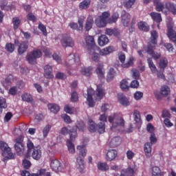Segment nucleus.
Wrapping results in <instances>:
<instances>
[{
  "label": "nucleus",
  "instance_id": "f257e3e1",
  "mask_svg": "<svg viewBox=\"0 0 176 176\" xmlns=\"http://www.w3.org/2000/svg\"><path fill=\"white\" fill-rule=\"evenodd\" d=\"M109 122L111 124V130L112 131H116V130H120V127H124V120L118 113L109 116Z\"/></svg>",
  "mask_w": 176,
  "mask_h": 176
},
{
  "label": "nucleus",
  "instance_id": "f03ea898",
  "mask_svg": "<svg viewBox=\"0 0 176 176\" xmlns=\"http://www.w3.org/2000/svg\"><path fill=\"white\" fill-rule=\"evenodd\" d=\"M67 62L66 63V67L68 70L69 75H72L71 74V70L76 69L78 65L80 64V58L78 54H70L67 58Z\"/></svg>",
  "mask_w": 176,
  "mask_h": 176
},
{
  "label": "nucleus",
  "instance_id": "7ed1b4c3",
  "mask_svg": "<svg viewBox=\"0 0 176 176\" xmlns=\"http://www.w3.org/2000/svg\"><path fill=\"white\" fill-rule=\"evenodd\" d=\"M0 149L1 155L3 156V162L6 163L8 160L16 159V153H12V148L5 142H0Z\"/></svg>",
  "mask_w": 176,
  "mask_h": 176
},
{
  "label": "nucleus",
  "instance_id": "20e7f679",
  "mask_svg": "<svg viewBox=\"0 0 176 176\" xmlns=\"http://www.w3.org/2000/svg\"><path fill=\"white\" fill-rule=\"evenodd\" d=\"M77 149L79 151V155L76 159V163L79 166L80 173H83L85 170V157L87 154V150L84 146H78Z\"/></svg>",
  "mask_w": 176,
  "mask_h": 176
},
{
  "label": "nucleus",
  "instance_id": "39448f33",
  "mask_svg": "<svg viewBox=\"0 0 176 176\" xmlns=\"http://www.w3.org/2000/svg\"><path fill=\"white\" fill-rule=\"evenodd\" d=\"M14 148L19 156H23L24 155V151L25 146L24 144V138L23 136H19L14 140Z\"/></svg>",
  "mask_w": 176,
  "mask_h": 176
},
{
  "label": "nucleus",
  "instance_id": "423d86ee",
  "mask_svg": "<svg viewBox=\"0 0 176 176\" xmlns=\"http://www.w3.org/2000/svg\"><path fill=\"white\" fill-rule=\"evenodd\" d=\"M42 57V51L40 50H33L26 55V60L29 64L34 65L36 64V58H41Z\"/></svg>",
  "mask_w": 176,
  "mask_h": 176
},
{
  "label": "nucleus",
  "instance_id": "0eeeda50",
  "mask_svg": "<svg viewBox=\"0 0 176 176\" xmlns=\"http://www.w3.org/2000/svg\"><path fill=\"white\" fill-rule=\"evenodd\" d=\"M111 14L108 12H104L101 16H99L95 21L96 25L99 28H104L107 25V20L109 19Z\"/></svg>",
  "mask_w": 176,
  "mask_h": 176
},
{
  "label": "nucleus",
  "instance_id": "6e6552de",
  "mask_svg": "<svg viewBox=\"0 0 176 176\" xmlns=\"http://www.w3.org/2000/svg\"><path fill=\"white\" fill-rule=\"evenodd\" d=\"M60 134L63 135H69V138L71 141H74L76 137H78V131L75 129V127L71 129V126H67V127H63L60 130Z\"/></svg>",
  "mask_w": 176,
  "mask_h": 176
},
{
  "label": "nucleus",
  "instance_id": "1a4fd4ad",
  "mask_svg": "<svg viewBox=\"0 0 176 176\" xmlns=\"http://www.w3.org/2000/svg\"><path fill=\"white\" fill-rule=\"evenodd\" d=\"M14 45L17 46V52L19 56H22L24 53H26L30 47V43L28 41H21L20 42L19 40H14Z\"/></svg>",
  "mask_w": 176,
  "mask_h": 176
},
{
  "label": "nucleus",
  "instance_id": "9d476101",
  "mask_svg": "<svg viewBox=\"0 0 176 176\" xmlns=\"http://www.w3.org/2000/svg\"><path fill=\"white\" fill-rule=\"evenodd\" d=\"M118 60L122 63L121 67L122 68H130L134 64V58L133 57L129 58L126 63H124V61H126V55L124 53L118 54Z\"/></svg>",
  "mask_w": 176,
  "mask_h": 176
},
{
  "label": "nucleus",
  "instance_id": "9b49d317",
  "mask_svg": "<svg viewBox=\"0 0 176 176\" xmlns=\"http://www.w3.org/2000/svg\"><path fill=\"white\" fill-rule=\"evenodd\" d=\"M156 45H150L146 47V53L151 56L154 60H159L162 57L160 52H155Z\"/></svg>",
  "mask_w": 176,
  "mask_h": 176
},
{
  "label": "nucleus",
  "instance_id": "f8f14e48",
  "mask_svg": "<svg viewBox=\"0 0 176 176\" xmlns=\"http://www.w3.org/2000/svg\"><path fill=\"white\" fill-rule=\"evenodd\" d=\"M61 45L63 47H74L75 43L69 36L65 34L61 39Z\"/></svg>",
  "mask_w": 176,
  "mask_h": 176
},
{
  "label": "nucleus",
  "instance_id": "ddd939ff",
  "mask_svg": "<svg viewBox=\"0 0 176 176\" xmlns=\"http://www.w3.org/2000/svg\"><path fill=\"white\" fill-rule=\"evenodd\" d=\"M85 42L89 52H91V50L94 52V50L97 47L96 45V41H94V37L93 36H87L85 38Z\"/></svg>",
  "mask_w": 176,
  "mask_h": 176
},
{
  "label": "nucleus",
  "instance_id": "4468645a",
  "mask_svg": "<svg viewBox=\"0 0 176 176\" xmlns=\"http://www.w3.org/2000/svg\"><path fill=\"white\" fill-rule=\"evenodd\" d=\"M154 6L157 12H162V13H167V8H166V3L162 2L161 0H153Z\"/></svg>",
  "mask_w": 176,
  "mask_h": 176
},
{
  "label": "nucleus",
  "instance_id": "2eb2a0df",
  "mask_svg": "<svg viewBox=\"0 0 176 176\" xmlns=\"http://www.w3.org/2000/svg\"><path fill=\"white\" fill-rule=\"evenodd\" d=\"M157 38H159V34H157L156 30L151 31V38L149 39L147 46H157Z\"/></svg>",
  "mask_w": 176,
  "mask_h": 176
},
{
  "label": "nucleus",
  "instance_id": "dca6fc26",
  "mask_svg": "<svg viewBox=\"0 0 176 176\" xmlns=\"http://www.w3.org/2000/svg\"><path fill=\"white\" fill-rule=\"evenodd\" d=\"M131 16L126 10H122L121 12V21L124 27H129Z\"/></svg>",
  "mask_w": 176,
  "mask_h": 176
},
{
  "label": "nucleus",
  "instance_id": "f3484780",
  "mask_svg": "<svg viewBox=\"0 0 176 176\" xmlns=\"http://www.w3.org/2000/svg\"><path fill=\"white\" fill-rule=\"evenodd\" d=\"M44 76L47 79H53L54 76L53 75V67L49 65H46L44 67Z\"/></svg>",
  "mask_w": 176,
  "mask_h": 176
},
{
  "label": "nucleus",
  "instance_id": "a211bd4d",
  "mask_svg": "<svg viewBox=\"0 0 176 176\" xmlns=\"http://www.w3.org/2000/svg\"><path fill=\"white\" fill-rule=\"evenodd\" d=\"M32 157L34 160H39L42 157V150L40 146H35L32 152Z\"/></svg>",
  "mask_w": 176,
  "mask_h": 176
},
{
  "label": "nucleus",
  "instance_id": "6ab92c4d",
  "mask_svg": "<svg viewBox=\"0 0 176 176\" xmlns=\"http://www.w3.org/2000/svg\"><path fill=\"white\" fill-rule=\"evenodd\" d=\"M117 98L120 103H121L122 105L124 107H129L130 105V102L129 101V99L124 94H118L117 96Z\"/></svg>",
  "mask_w": 176,
  "mask_h": 176
},
{
  "label": "nucleus",
  "instance_id": "aec40b11",
  "mask_svg": "<svg viewBox=\"0 0 176 176\" xmlns=\"http://www.w3.org/2000/svg\"><path fill=\"white\" fill-rule=\"evenodd\" d=\"M116 156H118V151L116 150H109L106 155V160L107 162H112V160L116 159Z\"/></svg>",
  "mask_w": 176,
  "mask_h": 176
},
{
  "label": "nucleus",
  "instance_id": "412c9836",
  "mask_svg": "<svg viewBox=\"0 0 176 176\" xmlns=\"http://www.w3.org/2000/svg\"><path fill=\"white\" fill-rule=\"evenodd\" d=\"M51 168L55 173H58L61 170V162L58 160H54L51 161Z\"/></svg>",
  "mask_w": 176,
  "mask_h": 176
},
{
  "label": "nucleus",
  "instance_id": "4be33fe9",
  "mask_svg": "<svg viewBox=\"0 0 176 176\" xmlns=\"http://www.w3.org/2000/svg\"><path fill=\"white\" fill-rule=\"evenodd\" d=\"M96 74L98 75L99 79H104L105 72L104 71V65L102 63H98L96 69Z\"/></svg>",
  "mask_w": 176,
  "mask_h": 176
},
{
  "label": "nucleus",
  "instance_id": "5701e85b",
  "mask_svg": "<svg viewBox=\"0 0 176 176\" xmlns=\"http://www.w3.org/2000/svg\"><path fill=\"white\" fill-rule=\"evenodd\" d=\"M122 144V138L119 136H116L111 139V140L109 142V146L111 148H116L117 146H119Z\"/></svg>",
  "mask_w": 176,
  "mask_h": 176
},
{
  "label": "nucleus",
  "instance_id": "b1692460",
  "mask_svg": "<svg viewBox=\"0 0 176 176\" xmlns=\"http://www.w3.org/2000/svg\"><path fill=\"white\" fill-rule=\"evenodd\" d=\"M13 82H14V76L12 74H9L3 81V86H4V87H8V86H11Z\"/></svg>",
  "mask_w": 176,
  "mask_h": 176
},
{
  "label": "nucleus",
  "instance_id": "393cba45",
  "mask_svg": "<svg viewBox=\"0 0 176 176\" xmlns=\"http://www.w3.org/2000/svg\"><path fill=\"white\" fill-rule=\"evenodd\" d=\"M166 9L168 12H170L172 14H176V3H174L173 2L166 3Z\"/></svg>",
  "mask_w": 176,
  "mask_h": 176
},
{
  "label": "nucleus",
  "instance_id": "a878e982",
  "mask_svg": "<svg viewBox=\"0 0 176 176\" xmlns=\"http://www.w3.org/2000/svg\"><path fill=\"white\" fill-rule=\"evenodd\" d=\"M21 98L23 101H25L26 102H30L32 105H35V102L32 98V96L28 93H25L21 96Z\"/></svg>",
  "mask_w": 176,
  "mask_h": 176
},
{
  "label": "nucleus",
  "instance_id": "bb28decb",
  "mask_svg": "<svg viewBox=\"0 0 176 176\" xmlns=\"http://www.w3.org/2000/svg\"><path fill=\"white\" fill-rule=\"evenodd\" d=\"M93 24H94V19L92 16L89 15L85 23L86 31H90V30L93 28Z\"/></svg>",
  "mask_w": 176,
  "mask_h": 176
},
{
  "label": "nucleus",
  "instance_id": "cd10ccee",
  "mask_svg": "<svg viewBox=\"0 0 176 176\" xmlns=\"http://www.w3.org/2000/svg\"><path fill=\"white\" fill-rule=\"evenodd\" d=\"M99 46H105L108 45L109 42V38L106 35H101L98 40Z\"/></svg>",
  "mask_w": 176,
  "mask_h": 176
},
{
  "label": "nucleus",
  "instance_id": "c85d7f7f",
  "mask_svg": "<svg viewBox=\"0 0 176 176\" xmlns=\"http://www.w3.org/2000/svg\"><path fill=\"white\" fill-rule=\"evenodd\" d=\"M91 3V0H84L79 3V9L81 10H86L90 8V4Z\"/></svg>",
  "mask_w": 176,
  "mask_h": 176
},
{
  "label": "nucleus",
  "instance_id": "c756f323",
  "mask_svg": "<svg viewBox=\"0 0 176 176\" xmlns=\"http://www.w3.org/2000/svg\"><path fill=\"white\" fill-rule=\"evenodd\" d=\"M47 107L52 113H58L60 111V106L56 103H50L47 104Z\"/></svg>",
  "mask_w": 176,
  "mask_h": 176
},
{
  "label": "nucleus",
  "instance_id": "7c9ffc66",
  "mask_svg": "<svg viewBox=\"0 0 176 176\" xmlns=\"http://www.w3.org/2000/svg\"><path fill=\"white\" fill-rule=\"evenodd\" d=\"M113 52H115V48L113 46H109L100 50V54L101 56H107L110 54V53H113Z\"/></svg>",
  "mask_w": 176,
  "mask_h": 176
},
{
  "label": "nucleus",
  "instance_id": "2f4dec72",
  "mask_svg": "<svg viewBox=\"0 0 176 176\" xmlns=\"http://www.w3.org/2000/svg\"><path fill=\"white\" fill-rule=\"evenodd\" d=\"M97 167L99 171H108L109 170V166H108L107 162H99L97 164Z\"/></svg>",
  "mask_w": 176,
  "mask_h": 176
},
{
  "label": "nucleus",
  "instance_id": "473e14b6",
  "mask_svg": "<svg viewBox=\"0 0 176 176\" xmlns=\"http://www.w3.org/2000/svg\"><path fill=\"white\" fill-rule=\"evenodd\" d=\"M27 148L28 152L25 154V157L28 158L30 157V153H31V151H32V149L34 150V148H35V146H34V143L32 141H31V140H28Z\"/></svg>",
  "mask_w": 176,
  "mask_h": 176
},
{
  "label": "nucleus",
  "instance_id": "72a5a7b5",
  "mask_svg": "<svg viewBox=\"0 0 176 176\" xmlns=\"http://www.w3.org/2000/svg\"><path fill=\"white\" fill-rule=\"evenodd\" d=\"M150 16L155 23H162V14L160 13L153 12Z\"/></svg>",
  "mask_w": 176,
  "mask_h": 176
},
{
  "label": "nucleus",
  "instance_id": "f704fd0d",
  "mask_svg": "<svg viewBox=\"0 0 176 176\" xmlns=\"http://www.w3.org/2000/svg\"><path fill=\"white\" fill-rule=\"evenodd\" d=\"M147 63L152 74H156V72H157V69L156 68V65H155V63H153L152 58H148L147 59Z\"/></svg>",
  "mask_w": 176,
  "mask_h": 176
},
{
  "label": "nucleus",
  "instance_id": "c9c22d12",
  "mask_svg": "<svg viewBox=\"0 0 176 176\" xmlns=\"http://www.w3.org/2000/svg\"><path fill=\"white\" fill-rule=\"evenodd\" d=\"M96 96L101 100L104 96H105V91H104V89H102V85L100 84L97 85V89H96Z\"/></svg>",
  "mask_w": 176,
  "mask_h": 176
},
{
  "label": "nucleus",
  "instance_id": "e433bc0d",
  "mask_svg": "<svg viewBox=\"0 0 176 176\" xmlns=\"http://www.w3.org/2000/svg\"><path fill=\"white\" fill-rule=\"evenodd\" d=\"M106 35H109V36H119L120 35V32L118 29H107L105 32Z\"/></svg>",
  "mask_w": 176,
  "mask_h": 176
},
{
  "label": "nucleus",
  "instance_id": "4c0bfd02",
  "mask_svg": "<svg viewBox=\"0 0 176 176\" xmlns=\"http://www.w3.org/2000/svg\"><path fill=\"white\" fill-rule=\"evenodd\" d=\"M159 66L160 69H162L163 71H164V69L167 68L168 66V60L166 58L163 57L160 60Z\"/></svg>",
  "mask_w": 176,
  "mask_h": 176
},
{
  "label": "nucleus",
  "instance_id": "58836bf2",
  "mask_svg": "<svg viewBox=\"0 0 176 176\" xmlns=\"http://www.w3.org/2000/svg\"><path fill=\"white\" fill-rule=\"evenodd\" d=\"M144 153L147 157H151V153H152V144L147 142L144 144Z\"/></svg>",
  "mask_w": 176,
  "mask_h": 176
},
{
  "label": "nucleus",
  "instance_id": "ea45409f",
  "mask_svg": "<svg viewBox=\"0 0 176 176\" xmlns=\"http://www.w3.org/2000/svg\"><path fill=\"white\" fill-rule=\"evenodd\" d=\"M73 127H75V130L78 129L79 131H85L86 129V125H85V122L82 120L77 121L76 126Z\"/></svg>",
  "mask_w": 176,
  "mask_h": 176
},
{
  "label": "nucleus",
  "instance_id": "a19ab883",
  "mask_svg": "<svg viewBox=\"0 0 176 176\" xmlns=\"http://www.w3.org/2000/svg\"><path fill=\"white\" fill-rule=\"evenodd\" d=\"M116 75V72L115 71V69L113 68H110L109 73L107 74V82H111V80H113V78H115Z\"/></svg>",
  "mask_w": 176,
  "mask_h": 176
},
{
  "label": "nucleus",
  "instance_id": "79ce46f5",
  "mask_svg": "<svg viewBox=\"0 0 176 176\" xmlns=\"http://www.w3.org/2000/svg\"><path fill=\"white\" fill-rule=\"evenodd\" d=\"M89 130L90 133H96L97 131V124L93 120H89L88 122Z\"/></svg>",
  "mask_w": 176,
  "mask_h": 176
},
{
  "label": "nucleus",
  "instance_id": "37998d69",
  "mask_svg": "<svg viewBox=\"0 0 176 176\" xmlns=\"http://www.w3.org/2000/svg\"><path fill=\"white\" fill-rule=\"evenodd\" d=\"M119 19V13L114 12L111 16L107 20V23L109 24H113V23H116L118 20Z\"/></svg>",
  "mask_w": 176,
  "mask_h": 176
},
{
  "label": "nucleus",
  "instance_id": "c03bdc74",
  "mask_svg": "<svg viewBox=\"0 0 176 176\" xmlns=\"http://www.w3.org/2000/svg\"><path fill=\"white\" fill-rule=\"evenodd\" d=\"M96 131L99 133V134H104L105 133V123L99 122L98 124L96 125Z\"/></svg>",
  "mask_w": 176,
  "mask_h": 176
},
{
  "label": "nucleus",
  "instance_id": "a18cd8bd",
  "mask_svg": "<svg viewBox=\"0 0 176 176\" xmlns=\"http://www.w3.org/2000/svg\"><path fill=\"white\" fill-rule=\"evenodd\" d=\"M120 89L122 91H127L130 89L127 80L124 79L120 82Z\"/></svg>",
  "mask_w": 176,
  "mask_h": 176
},
{
  "label": "nucleus",
  "instance_id": "49530a36",
  "mask_svg": "<svg viewBox=\"0 0 176 176\" xmlns=\"http://www.w3.org/2000/svg\"><path fill=\"white\" fill-rule=\"evenodd\" d=\"M93 71V67L91 66L89 67H83L81 70V74L85 76H90L91 75V72Z\"/></svg>",
  "mask_w": 176,
  "mask_h": 176
},
{
  "label": "nucleus",
  "instance_id": "de8ad7c7",
  "mask_svg": "<svg viewBox=\"0 0 176 176\" xmlns=\"http://www.w3.org/2000/svg\"><path fill=\"white\" fill-rule=\"evenodd\" d=\"M73 140H67V148H68V151L69 152V153H75V146L74 145V143H72Z\"/></svg>",
  "mask_w": 176,
  "mask_h": 176
},
{
  "label": "nucleus",
  "instance_id": "09e8293b",
  "mask_svg": "<svg viewBox=\"0 0 176 176\" xmlns=\"http://www.w3.org/2000/svg\"><path fill=\"white\" fill-rule=\"evenodd\" d=\"M6 108H8L6 99L0 98V113H2V112H3V109H6Z\"/></svg>",
  "mask_w": 176,
  "mask_h": 176
},
{
  "label": "nucleus",
  "instance_id": "8fccbe9b",
  "mask_svg": "<svg viewBox=\"0 0 176 176\" xmlns=\"http://www.w3.org/2000/svg\"><path fill=\"white\" fill-rule=\"evenodd\" d=\"M152 175L153 176H162V170L159 166H153L152 168Z\"/></svg>",
  "mask_w": 176,
  "mask_h": 176
},
{
  "label": "nucleus",
  "instance_id": "3c124183",
  "mask_svg": "<svg viewBox=\"0 0 176 176\" xmlns=\"http://www.w3.org/2000/svg\"><path fill=\"white\" fill-rule=\"evenodd\" d=\"M139 30H142V31H145L146 32H148L149 31V26L146 25L145 23L141 21L138 23Z\"/></svg>",
  "mask_w": 176,
  "mask_h": 176
},
{
  "label": "nucleus",
  "instance_id": "603ef678",
  "mask_svg": "<svg viewBox=\"0 0 176 176\" xmlns=\"http://www.w3.org/2000/svg\"><path fill=\"white\" fill-rule=\"evenodd\" d=\"M5 49L8 53H13L14 52V44L12 43H8L6 44Z\"/></svg>",
  "mask_w": 176,
  "mask_h": 176
},
{
  "label": "nucleus",
  "instance_id": "864d4df0",
  "mask_svg": "<svg viewBox=\"0 0 176 176\" xmlns=\"http://www.w3.org/2000/svg\"><path fill=\"white\" fill-rule=\"evenodd\" d=\"M22 166L25 170H30L32 164L30 160L25 158L22 162Z\"/></svg>",
  "mask_w": 176,
  "mask_h": 176
},
{
  "label": "nucleus",
  "instance_id": "5fc2aeb1",
  "mask_svg": "<svg viewBox=\"0 0 176 176\" xmlns=\"http://www.w3.org/2000/svg\"><path fill=\"white\" fill-rule=\"evenodd\" d=\"M95 52V50L93 51V50H91L89 51V54H93L92 55V60L93 61H94L95 63H98V61H100V54H98V53H94Z\"/></svg>",
  "mask_w": 176,
  "mask_h": 176
},
{
  "label": "nucleus",
  "instance_id": "6e6d98bb",
  "mask_svg": "<svg viewBox=\"0 0 176 176\" xmlns=\"http://www.w3.org/2000/svg\"><path fill=\"white\" fill-rule=\"evenodd\" d=\"M134 120L136 123H141V114L138 110H135L133 112Z\"/></svg>",
  "mask_w": 176,
  "mask_h": 176
},
{
  "label": "nucleus",
  "instance_id": "4d7b16f0",
  "mask_svg": "<svg viewBox=\"0 0 176 176\" xmlns=\"http://www.w3.org/2000/svg\"><path fill=\"white\" fill-rule=\"evenodd\" d=\"M135 3V0H124V6L126 8V9H130Z\"/></svg>",
  "mask_w": 176,
  "mask_h": 176
},
{
  "label": "nucleus",
  "instance_id": "13d9d810",
  "mask_svg": "<svg viewBox=\"0 0 176 176\" xmlns=\"http://www.w3.org/2000/svg\"><path fill=\"white\" fill-rule=\"evenodd\" d=\"M21 21L19 17H15L12 19V24L14 25V30H17L20 27V23Z\"/></svg>",
  "mask_w": 176,
  "mask_h": 176
},
{
  "label": "nucleus",
  "instance_id": "bf43d9fd",
  "mask_svg": "<svg viewBox=\"0 0 176 176\" xmlns=\"http://www.w3.org/2000/svg\"><path fill=\"white\" fill-rule=\"evenodd\" d=\"M38 28L41 31L44 36H47V30H46V26H45V25L40 22Z\"/></svg>",
  "mask_w": 176,
  "mask_h": 176
},
{
  "label": "nucleus",
  "instance_id": "052dcab7",
  "mask_svg": "<svg viewBox=\"0 0 176 176\" xmlns=\"http://www.w3.org/2000/svg\"><path fill=\"white\" fill-rule=\"evenodd\" d=\"M168 93H170V88L167 85L161 87V94L162 96H168Z\"/></svg>",
  "mask_w": 176,
  "mask_h": 176
},
{
  "label": "nucleus",
  "instance_id": "680f3d73",
  "mask_svg": "<svg viewBox=\"0 0 176 176\" xmlns=\"http://www.w3.org/2000/svg\"><path fill=\"white\" fill-rule=\"evenodd\" d=\"M50 129H52V126L50 124L46 125L43 129V134L44 138H46L47 137V134H49V131H50Z\"/></svg>",
  "mask_w": 176,
  "mask_h": 176
},
{
  "label": "nucleus",
  "instance_id": "e2e57ef3",
  "mask_svg": "<svg viewBox=\"0 0 176 176\" xmlns=\"http://www.w3.org/2000/svg\"><path fill=\"white\" fill-rule=\"evenodd\" d=\"M146 131L150 133V134H155V126L151 123H148L146 126Z\"/></svg>",
  "mask_w": 176,
  "mask_h": 176
},
{
  "label": "nucleus",
  "instance_id": "0e129e2a",
  "mask_svg": "<svg viewBox=\"0 0 176 176\" xmlns=\"http://www.w3.org/2000/svg\"><path fill=\"white\" fill-rule=\"evenodd\" d=\"M157 142V138H156V134L152 133L150 135V144L151 145H153V144H156Z\"/></svg>",
  "mask_w": 176,
  "mask_h": 176
},
{
  "label": "nucleus",
  "instance_id": "69168bd1",
  "mask_svg": "<svg viewBox=\"0 0 176 176\" xmlns=\"http://www.w3.org/2000/svg\"><path fill=\"white\" fill-rule=\"evenodd\" d=\"M78 98L79 97L78 96V93L76 91H74L72 93L71 98H70L72 102H76Z\"/></svg>",
  "mask_w": 176,
  "mask_h": 176
},
{
  "label": "nucleus",
  "instance_id": "338daca9",
  "mask_svg": "<svg viewBox=\"0 0 176 176\" xmlns=\"http://www.w3.org/2000/svg\"><path fill=\"white\" fill-rule=\"evenodd\" d=\"M164 124H165L166 127L168 128L173 127L174 126V124L171 122V120H170L169 118H165L164 120Z\"/></svg>",
  "mask_w": 176,
  "mask_h": 176
},
{
  "label": "nucleus",
  "instance_id": "774afa93",
  "mask_svg": "<svg viewBox=\"0 0 176 176\" xmlns=\"http://www.w3.org/2000/svg\"><path fill=\"white\" fill-rule=\"evenodd\" d=\"M62 119H63L64 122H65V123H71L72 122V120H71V117H69V116L67 115V114H63L61 116Z\"/></svg>",
  "mask_w": 176,
  "mask_h": 176
}]
</instances>
